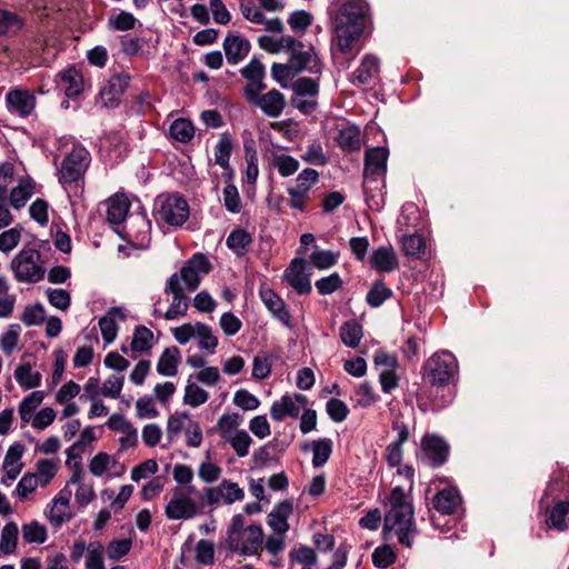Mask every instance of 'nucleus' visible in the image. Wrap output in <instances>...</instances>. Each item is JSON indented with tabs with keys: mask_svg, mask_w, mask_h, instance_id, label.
<instances>
[{
	"mask_svg": "<svg viewBox=\"0 0 569 569\" xmlns=\"http://www.w3.org/2000/svg\"><path fill=\"white\" fill-rule=\"evenodd\" d=\"M366 6L362 0L345 1L333 17L332 58L342 69H348L349 61L358 51L353 47L365 28Z\"/></svg>",
	"mask_w": 569,
	"mask_h": 569,
	"instance_id": "obj_1",
	"label": "nucleus"
},
{
	"mask_svg": "<svg viewBox=\"0 0 569 569\" xmlns=\"http://www.w3.org/2000/svg\"><path fill=\"white\" fill-rule=\"evenodd\" d=\"M389 508L383 518L385 540L396 539L401 546L411 548L419 531L413 520V506L410 495L401 485L392 488L389 498Z\"/></svg>",
	"mask_w": 569,
	"mask_h": 569,
	"instance_id": "obj_2",
	"label": "nucleus"
},
{
	"mask_svg": "<svg viewBox=\"0 0 569 569\" xmlns=\"http://www.w3.org/2000/svg\"><path fill=\"white\" fill-rule=\"evenodd\" d=\"M563 483L551 480L539 501V507L546 512V525L550 529L565 531L569 528V501L560 499Z\"/></svg>",
	"mask_w": 569,
	"mask_h": 569,
	"instance_id": "obj_3",
	"label": "nucleus"
},
{
	"mask_svg": "<svg viewBox=\"0 0 569 569\" xmlns=\"http://www.w3.org/2000/svg\"><path fill=\"white\" fill-rule=\"evenodd\" d=\"M459 365L455 355L440 350L431 355L421 367L422 379L431 386H448L455 381Z\"/></svg>",
	"mask_w": 569,
	"mask_h": 569,
	"instance_id": "obj_4",
	"label": "nucleus"
},
{
	"mask_svg": "<svg viewBox=\"0 0 569 569\" xmlns=\"http://www.w3.org/2000/svg\"><path fill=\"white\" fill-rule=\"evenodd\" d=\"M322 67L313 47L287 36V78L301 72L320 76Z\"/></svg>",
	"mask_w": 569,
	"mask_h": 569,
	"instance_id": "obj_5",
	"label": "nucleus"
},
{
	"mask_svg": "<svg viewBox=\"0 0 569 569\" xmlns=\"http://www.w3.org/2000/svg\"><path fill=\"white\" fill-rule=\"evenodd\" d=\"M388 156L389 150L383 147L370 148L365 153L363 193L371 209L378 210L381 206L376 194H370L372 191L370 184L376 183L375 188L378 189V178H382L387 172Z\"/></svg>",
	"mask_w": 569,
	"mask_h": 569,
	"instance_id": "obj_6",
	"label": "nucleus"
},
{
	"mask_svg": "<svg viewBox=\"0 0 569 569\" xmlns=\"http://www.w3.org/2000/svg\"><path fill=\"white\" fill-rule=\"evenodd\" d=\"M11 270L19 282L36 283L43 279L44 268L37 249L23 248L12 260Z\"/></svg>",
	"mask_w": 569,
	"mask_h": 569,
	"instance_id": "obj_7",
	"label": "nucleus"
},
{
	"mask_svg": "<svg viewBox=\"0 0 569 569\" xmlns=\"http://www.w3.org/2000/svg\"><path fill=\"white\" fill-rule=\"evenodd\" d=\"M319 77H299L290 83L292 91L290 102L303 114H310L317 106Z\"/></svg>",
	"mask_w": 569,
	"mask_h": 569,
	"instance_id": "obj_8",
	"label": "nucleus"
},
{
	"mask_svg": "<svg viewBox=\"0 0 569 569\" xmlns=\"http://www.w3.org/2000/svg\"><path fill=\"white\" fill-rule=\"evenodd\" d=\"M211 270V263L203 253L193 254L180 269L179 272L173 273L178 280V287L187 291H194L201 281V277L206 276Z\"/></svg>",
	"mask_w": 569,
	"mask_h": 569,
	"instance_id": "obj_9",
	"label": "nucleus"
},
{
	"mask_svg": "<svg viewBox=\"0 0 569 569\" xmlns=\"http://www.w3.org/2000/svg\"><path fill=\"white\" fill-rule=\"evenodd\" d=\"M156 211L160 220L173 227L182 226L189 218L187 200L176 194L159 197Z\"/></svg>",
	"mask_w": 569,
	"mask_h": 569,
	"instance_id": "obj_10",
	"label": "nucleus"
},
{
	"mask_svg": "<svg viewBox=\"0 0 569 569\" xmlns=\"http://www.w3.org/2000/svg\"><path fill=\"white\" fill-rule=\"evenodd\" d=\"M193 487H188V491L181 488L173 489V497L166 507V516L171 520L190 519L200 512V507L190 497Z\"/></svg>",
	"mask_w": 569,
	"mask_h": 569,
	"instance_id": "obj_11",
	"label": "nucleus"
},
{
	"mask_svg": "<svg viewBox=\"0 0 569 569\" xmlns=\"http://www.w3.org/2000/svg\"><path fill=\"white\" fill-rule=\"evenodd\" d=\"M89 166V152L84 149H73L62 161L60 168L61 183H72L82 178Z\"/></svg>",
	"mask_w": 569,
	"mask_h": 569,
	"instance_id": "obj_12",
	"label": "nucleus"
},
{
	"mask_svg": "<svg viewBox=\"0 0 569 569\" xmlns=\"http://www.w3.org/2000/svg\"><path fill=\"white\" fill-rule=\"evenodd\" d=\"M263 541L262 529L259 526H248L234 538L227 540L228 548L232 551H240L244 555H253L261 548Z\"/></svg>",
	"mask_w": 569,
	"mask_h": 569,
	"instance_id": "obj_13",
	"label": "nucleus"
},
{
	"mask_svg": "<svg viewBox=\"0 0 569 569\" xmlns=\"http://www.w3.org/2000/svg\"><path fill=\"white\" fill-rule=\"evenodd\" d=\"M319 173L315 169H305L297 177V184L288 190L291 197L289 206L297 210H305L306 202L309 199L311 187L318 181Z\"/></svg>",
	"mask_w": 569,
	"mask_h": 569,
	"instance_id": "obj_14",
	"label": "nucleus"
},
{
	"mask_svg": "<svg viewBox=\"0 0 569 569\" xmlns=\"http://www.w3.org/2000/svg\"><path fill=\"white\" fill-rule=\"evenodd\" d=\"M422 461L432 468L440 467L447 461L449 446L435 435H427L421 440Z\"/></svg>",
	"mask_w": 569,
	"mask_h": 569,
	"instance_id": "obj_15",
	"label": "nucleus"
},
{
	"mask_svg": "<svg viewBox=\"0 0 569 569\" xmlns=\"http://www.w3.org/2000/svg\"><path fill=\"white\" fill-rule=\"evenodd\" d=\"M311 270L302 259H293L287 270V283L300 296L309 295L312 290Z\"/></svg>",
	"mask_w": 569,
	"mask_h": 569,
	"instance_id": "obj_16",
	"label": "nucleus"
},
{
	"mask_svg": "<svg viewBox=\"0 0 569 569\" xmlns=\"http://www.w3.org/2000/svg\"><path fill=\"white\" fill-rule=\"evenodd\" d=\"M130 83V76L126 72L114 73L100 90V98L106 108L112 109L120 104V97Z\"/></svg>",
	"mask_w": 569,
	"mask_h": 569,
	"instance_id": "obj_17",
	"label": "nucleus"
},
{
	"mask_svg": "<svg viewBox=\"0 0 569 569\" xmlns=\"http://www.w3.org/2000/svg\"><path fill=\"white\" fill-rule=\"evenodd\" d=\"M241 76L248 81L244 87L246 98L254 97L266 89L263 79L266 77V69L263 63L253 58L246 67L240 70Z\"/></svg>",
	"mask_w": 569,
	"mask_h": 569,
	"instance_id": "obj_18",
	"label": "nucleus"
},
{
	"mask_svg": "<svg viewBox=\"0 0 569 569\" xmlns=\"http://www.w3.org/2000/svg\"><path fill=\"white\" fill-rule=\"evenodd\" d=\"M166 293L172 295V301L163 317L167 320H173L179 316H186L189 308V299L184 295L183 288L178 287L176 277H170L166 283Z\"/></svg>",
	"mask_w": 569,
	"mask_h": 569,
	"instance_id": "obj_19",
	"label": "nucleus"
},
{
	"mask_svg": "<svg viewBox=\"0 0 569 569\" xmlns=\"http://www.w3.org/2000/svg\"><path fill=\"white\" fill-rule=\"evenodd\" d=\"M270 131L266 133L268 146L266 147L267 154L271 160L274 168L278 169L279 173L284 177V153H282V147L278 141L277 132L281 133L284 130V122L276 121L270 122Z\"/></svg>",
	"mask_w": 569,
	"mask_h": 569,
	"instance_id": "obj_20",
	"label": "nucleus"
},
{
	"mask_svg": "<svg viewBox=\"0 0 569 569\" xmlns=\"http://www.w3.org/2000/svg\"><path fill=\"white\" fill-rule=\"evenodd\" d=\"M6 101L9 111L22 118L30 116L36 106V98L28 90H11L7 93Z\"/></svg>",
	"mask_w": 569,
	"mask_h": 569,
	"instance_id": "obj_21",
	"label": "nucleus"
},
{
	"mask_svg": "<svg viewBox=\"0 0 569 569\" xmlns=\"http://www.w3.org/2000/svg\"><path fill=\"white\" fill-rule=\"evenodd\" d=\"M248 101L259 107L269 117H278L284 107L283 94L277 89L262 96L256 93L254 97L248 98Z\"/></svg>",
	"mask_w": 569,
	"mask_h": 569,
	"instance_id": "obj_22",
	"label": "nucleus"
},
{
	"mask_svg": "<svg viewBox=\"0 0 569 569\" xmlns=\"http://www.w3.org/2000/svg\"><path fill=\"white\" fill-rule=\"evenodd\" d=\"M380 61L373 54H365L360 66L353 72L350 81L358 86H369L378 77L380 70Z\"/></svg>",
	"mask_w": 569,
	"mask_h": 569,
	"instance_id": "obj_23",
	"label": "nucleus"
},
{
	"mask_svg": "<svg viewBox=\"0 0 569 569\" xmlns=\"http://www.w3.org/2000/svg\"><path fill=\"white\" fill-rule=\"evenodd\" d=\"M251 44L249 40L239 34L229 33L223 40V50L227 61L231 64H238L250 52Z\"/></svg>",
	"mask_w": 569,
	"mask_h": 569,
	"instance_id": "obj_24",
	"label": "nucleus"
},
{
	"mask_svg": "<svg viewBox=\"0 0 569 569\" xmlns=\"http://www.w3.org/2000/svg\"><path fill=\"white\" fill-rule=\"evenodd\" d=\"M460 505L461 497L456 488L442 489L432 499V506L440 515H452Z\"/></svg>",
	"mask_w": 569,
	"mask_h": 569,
	"instance_id": "obj_25",
	"label": "nucleus"
},
{
	"mask_svg": "<svg viewBox=\"0 0 569 569\" xmlns=\"http://www.w3.org/2000/svg\"><path fill=\"white\" fill-rule=\"evenodd\" d=\"M24 451V446L20 442H16L9 447L4 460L3 469L6 471L7 479L13 481L22 470L21 457Z\"/></svg>",
	"mask_w": 569,
	"mask_h": 569,
	"instance_id": "obj_26",
	"label": "nucleus"
},
{
	"mask_svg": "<svg viewBox=\"0 0 569 569\" xmlns=\"http://www.w3.org/2000/svg\"><path fill=\"white\" fill-rule=\"evenodd\" d=\"M59 79V86L64 90L67 97H77L82 91V74L74 67L60 72Z\"/></svg>",
	"mask_w": 569,
	"mask_h": 569,
	"instance_id": "obj_27",
	"label": "nucleus"
},
{
	"mask_svg": "<svg viewBox=\"0 0 569 569\" xmlns=\"http://www.w3.org/2000/svg\"><path fill=\"white\" fill-rule=\"evenodd\" d=\"M179 361V349L174 346L166 348L157 363L158 373L166 377H174L178 373Z\"/></svg>",
	"mask_w": 569,
	"mask_h": 569,
	"instance_id": "obj_28",
	"label": "nucleus"
},
{
	"mask_svg": "<svg viewBox=\"0 0 569 569\" xmlns=\"http://www.w3.org/2000/svg\"><path fill=\"white\" fill-rule=\"evenodd\" d=\"M371 266L378 271L391 272L398 267V260L391 247H379L371 256Z\"/></svg>",
	"mask_w": 569,
	"mask_h": 569,
	"instance_id": "obj_29",
	"label": "nucleus"
},
{
	"mask_svg": "<svg viewBox=\"0 0 569 569\" xmlns=\"http://www.w3.org/2000/svg\"><path fill=\"white\" fill-rule=\"evenodd\" d=\"M116 317L123 320L126 318L123 310L118 307L111 308L104 317L99 320V327L103 340L107 343L112 342L118 333V326L116 323Z\"/></svg>",
	"mask_w": 569,
	"mask_h": 569,
	"instance_id": "obj_30",
	"label": "nucleus"
},
{
	"mask_svg": "<svg viewBox=\"0 0 569 569\" xmlns=\"http://www.w3.org/2000/svg\"><path fill=\"white\" fill-rule=\"evenodd\" d=\"M336 142L345 152L359 151L361 148L360 129L356 126L340 129Z\"/></svg>",
	"mask_w": 569,
	"mask_h": 569,
	"instance_id": "obj_31",
	"label": "nucleus"
},
{
	"mask_svg": "<svg viewBox=\"0 0 569 569\" xmlns=\"http://www.w3.org/2000/svg\"><path fill=\"white\" fill-rule=\"evenodd\" d=\"M130 208L128 198L124 194H116L108 200L107 219L112 224H120Z\"/></svg>",
	"mask_w": 569,
	"mask_h": 569,
	"instance_id": "obj_32",
	"label": "nucleus"
},
{
	"mask_svg": "<svg viewBox=\"0 0 569 569\" xmlns=\"http://www.w3.org/2000/svg\"><path fill=\"white\" fill-rule=\"evenodd\" d=\"M433 389L430 395V409L433 411H440L452 403L455 399V390L450 385L439 387L431 386Z\"/></svg>",
	"mask_w": 569,
	"mask_h": 569,
	"instance_id": "obj_33",
	"label": "nucleus"
},
{
	"mask_svg": "<svg viewBox=\"0 0 569 569\" xmlns=\"http://www.w3.org/2000/svg\"><path fill=\"white\" fill-rule=\"evenodd\" d=\"M351 400L357 407L369 408L379 400V396L373 391L372 386L365 381L355 388Z\"/></svg>",
	"mask_w": 569,
	"mask_h": 569,
	"instance_id": "obj_34",
	"label": "nucleus"
},
{
	"mask_svg": "<svg viewBox=\"0 0 569 569\" xmlns=\"http://www.w3.org/2000/svg\"><path fill=\"white\" fill-rule=\"evenodd\" d=\"M312 22L313 16L306 10H295L287 18L291 31L298 37L303 36Z\"/></svg>",
	"mask_w": 569,
	"mask_h": 569,
	"instance_id": "obj_35",
	"label": "nucleus"
},
{
	"mask_svg": "<svg viewBox=\"0 0 569 569\" xmlns=\"http://www.w3.org/2000/svg\"><path fill=\"white\" fill-rule=\"evenodd\" d=\"M14 378L23 389H31L40 386L41 373L32 372L31 366L24 363L14 370Z\"/></svg>",
	"mask_w": 569,
	"mask_h": 569,
	"instance_id": "obj_36",
	"label": "nucleus"
},
{
	"mask_svg": "<svg viewBox=\"0 0 569 569\" xmlns=\"http://www.w3.org/2000/svg\"><path fill=\"white\" fill-rule=\"evenodd\" d=\"M340 338L347 347L356 348L362 338V327L356 321L345 322L340 327Z\"/></svg>",
	"mask_w": 569,
	"mask_h": 569,
	"instance_id": "obj_37",
	"label": "nucleus"
},
{
	"mask_svg": "<svg viewBox=\"0 0 569 569\" xmlns=\"http://www.w3.org/2000/svg\"><path fill=\"white\" fill-rule=\"evenodd\" d=\"M58 470L56 461L50 459H40L36 463V471L32 472L40 482V487H46L54 478Z\"/></svg>",
	"mask_w": 569,
	"mask_h": 569,
	"instance_id": "obj_38",
	"label": "nucleus"
},
{
	"mask_svg": "<svg viewBox=\"0 0 569 569\" xmlns=\"http://www.w3.org/2000/svg\"><path fill=\"white\" fill-rule=\"evenodd\" d=\"M312 450V465L315 467H322L332 452V441L328 438L313 441L311 445Z\"/></svg>",
	"mask_w": 569,
	"mask_h": 569,
	"instance_id": "obj_39",
	"label": "nucleus"
},
{
	"mask_svg": "<svg viewBox=\"0 0 569 569\" xmlns=\"http://www.w3.org/2000/svg\"><path fill=\"white\" fill-rule=\"evenodd\" d=\"M170 134L174 140L187 143L193 138V124L187 119H177L170 126Z\"/></svg>",
	"mask_w": 569,
	"mask_h": 569,
	"instance_id": "obj_40",
	"label": "nucleus"
},
{
	"mask_svg": "<svg viewBox=\"0 0 569 569\" xmlns=\"http://www.w3.org/2000/svg\"><path fill=\"white\" fill-rule=\"evenodd\" d=\"M392 290L388 288L382 281H376L371 289L368 291L366 300L372 308L380 307L386 300L391 298Z\"/></svg>",
	"mask_w": 569,
	"mask_h": 569,
	"instance_id": "obj_41",
	"label": "nucleus"
},
{
	"mask_svg": "<svg viewBox=\"0 0 569 569\" xmlns=\"http://www.w3.org/2000/svg\"><path fill=\"white\" fill-rule=\"evenodd\" d=\"M401 246L405 254L413 258H420L426 250L423 237L417 233L405 236Z\"/></svg>",
	"mask_w": 569,
	"mask_h": 569,
	"instance_id": "obj_42",
	"label": "nucleus"
},
{
	"mask_svg": "<svg viewBox=\"0 0 569 569\" xmlns=\"http://www.w3.org/2000/svg\"><path fill=\"white\" fill-rule=\"evenodd\" d=\"M153 333L144 326H138L134 329L133 338L131 341V349L133 351H148L152 348Z\"/></svg>",
	"mask_w": 569,
	"mask_h": 569,
	"instance_id": "obj_43",
	"label": "nucleus"
},
{
	"mask_svg": "<svg viewBox=\"0 0 569 569\" xmlns=\"http://www.w3.org/2000/svg\"><path fill=\"white\" fill-rule=\"evenodd\" d=\"M42 401V391H33L28 397H26L19 405V415L21 420L23 422H29L32 417V413L41 405Z\"/></svg>",
	"mask_w": 569,
	"mask_h": 569,
	"instance_id": "obj_44",
	"label": "nucleus"
},
{
	"mask_svg": "<svg viewBox=\"0 0 569 569\" xmlns=\"http://www.w3.org/2000/svg\"><path fill=\"white\" fill-rule=\"evenodd\" d=\"M18 526L14 522L7 523L0 537V551L4 555L12 553L17 547Z\"/></svg>",
	"mask_w": 569,
	"mask_h": 569,
	"instance_id": "obj_45",
	"label": "nucleus"
},
{
	"mask_svg": "<svg viewBox=\"0 0 569 569\" xmlns=\"http://www.w3.org/2000/svg\"><path fill=\"white\" fill-rule=\"evenodd\" d=\"M232 150L231 137L226 132L222 133L214 151L216 163L227 169L229 168V159Z\"/></svg>",
	"mask_w": 569,
	"mask_h": 569,
	"instance_id": "obj_46",
	"label": "nucleus"
},
{
	"mask_svg": "<svg viewBox=\"0 0 569 569\" xmlns=\"http://www.w3.org/2000/svg\"><path fill=\"white\" fill-rule=\"evenodd\" d=\"M260 297L264 306L274 316L282 319L284 302L282 299L270 288H261Z\"/></svg>",
	"mask_w": 569,
	"mask_h": 569,
	"instance_id": "obj_47",
	"label": "nucleus"
},
{
	"mask_svg": "<svg viewBox=\"0 0 569 569\" xmlns=\"http://www.w3.org/2000/svg\"><path fill=\"white\" fill-rule=\"evenodd\" d=\"M196 337L199 338V347L211 353L218 346V338L212 335L211 328L202 322L196 323Z\"/></svg>",
	"mask_w": 569,
	"mask_h": 569,
	"instance_id": "obj_48",
	"label": "nucleus"
},
{
	"mask_svg": "<svg viewBox=\"0 0 569 569\" xmlns=\"http://www.w3.org/2000/svg\"><path fill=\"white\" fill-rule=\"evenodd\" d=\"M291 567L316 565L317 555L310 547L301 546L290 552Z\"/></svg>",
	"mask_w": 569,
	"mask_h": 569,
	"instance_id": "obj_49",
	"label": "nucleus"
},
{
	"mask_svg": "<svg viewBox=\"0 0 569 569\" xmlns=\"http://www.w3.org/2000/svg\"><path fill=\"white\" fill-rule=\"evenodd\" d=\"M103 546L98 542H90L87 548V560L86 568L87 569H104L103 565Z\"/></svg>",
	"mask_w": 569,
	"mask_h": 569,
	"instance_id": "obj_50",
	"label": "nucleus"
},
{
	"mask_svg": "<svg viewBox=\"0 0 569 569\" xmlns=\"http://www.w3.org/2000/svg\"><path fill=\"white\" fill-rule=\"evenodd\" d=\"M22 536L28 543H42L47 539V530L44 526L37 521L23 525Z\"/></svg>",
	"mask_w": 569,
	"mask_h": 569,
	"instance_id": "obj_51",
	"label": "nucleus"
},
{
	"mask_svg": "<svg viewBox=\"0 0 569 569\" xmlns=\"http://www.w3.org/2000/svg\"><path fill=\"white\" fill-rule=\"evenodd\" d=\"M250 243H251L250 234L242 229L232 231L227 239V246L231 250H233L237 254H243L246 248Z\"/></svg>",
	"mask_w": 569,
	"mask_h": 569,
	"instance_id": "obj_52",
	"label": "nucleus"
},
{
	"mask_svg": "<svg viewBox=\"0 0 569 569\" xmlns=\"http://www.w3.org/2000/svg\"><path fill=\"white\" fill-rule=\"evenodd\" d=\"M22 27V20L12 11L0 9V34L16 33Z\"/></svg>",
	"mask_w": 569,
	"mask_h": 569,
	"instance_id": "obj_53",
	"label": "nucleus"
},
{
	"mask_svg": "<svg viewBox=\"0 0 569 569\" xmlns=\"http://www.w3.org/2000/svg\"><path fill=\"white\" fill-rule=\"evenodd\" d=\"M21 327L18 323L9 326L8 331L0 337V348L10 356L18 345Z\"/></svg>",
	"mask_w": 569,
	"mask_h": 569,
	"instance_id": "obj_54",
	"label": "nucleus"
},
{
	"mask_svg": "<svg viewBox=\"0 0 569 569\" xmlns=\"http://www.w3.org/2000/svg\"><path fill=\"white\" fill-rule=\"evenodd\" d=\"M116 465L117 461L108 453L99 452L90 460L89 470L94 477H101L109 468Z\"/></svg>",
	"mask_w": 569,
	"mask_h": 569,
	"instance_id": "obj_55",
	"label": "nucleus"
},
{
	"mask_svg": "<svg viewBox=\"0 0 569 569\" xmlns=\"http://www.w3.org/2000/svg\"><path fill=\"white\" fill-rule=\"evenodd\" d=\"M208 392L194 382H188L183 397L184 403L191 407H198L208 400Z\"/></svg>",
	"mask_w": 569,
	"mask_h": 569,
	"instance_id": "obj_56",
	"label": "nucleus"
},
{
	"mask_svg": "<svg viewBox=\"0 0 569 569\" xmlns=\"http://www.w3.org/2000/svg\"><path fill=\"white\" fill-rule=\"evenodd\" d=\"M339 253L330 250L315 251L310 256L311 263L319 270L329 269L338 262Z\"/></svg>",
	"mask_w": 569,
	"mask_h": 569,
	"instance_id": "obj_57",
	"label": "nucleus"
},
{
	"mask_svg": "<svg viewBox=\"0 0 569 569\" xmlns=\"http://www.w3.org/2000/svg\"><path fill=\"white\" fill-rule=\"evenodd\" d=\"M396 553L389 545L379 546L372 552V562L377 568L383 569L392 565Z\"/></svg>",
	"mask_w": 569,
	"mask_h": 569,
	"instance_id": "obj_58",
	"label": "nucleus"
},
{
	"mask_svg": "<svg viewBox=\"0 0 569 569\" xmlns=\"http://www.w3.org/2000/svg\"><path fill=\"white\" fill-rule=\"evenodd\" d=\"M326 410L330 419L337 423L345 421L349 415L347 405L337 398H331L327 401Z\"/></svg>",
	"mask_w": 569,
	"mask_h": 569,
	"instance_id": "obj_59",
	"label": "nucleus"
},
{
	"mask_svg": "<svg viewBox=\"0 0 569 569\" xmlns=\"http://www.w3.org/2000/svg\"><path fill=\"white\" fill-rule=\"evenodd\" d=\"M315 286L321 296H328L337 291L342 286V280L339 273L333 272L317 280Z\"/></svg>",
	"mask_w": 569,
	"mask_h": 569,
	"instance_id": "obj_60",
	"label": "nucleus"
},
{
	"mask_svg": "<svg viewBox=\"0 0 569 569\" xmlns=\"http://www.w3.org/2000/svg\"><path fill=\"white\" fill-rule=\"evenodd\" d=\"M301 158L307 163L313 166H325L328 162V158L323 152L322 146L318 141H313L312 143H310L306 152L301 156Z\"/></svg>",
	"mask_w": 569,
	"mask_h": 569,
	"instance_id": "obj_61",
	"label": "nucleus"
},
{
	"mask_svg": "<svg viewBox=\"0 0 569 569\" xmlns=\"http://www.w3.org/2000/svg\"><path fill=\"white\" fill-rule=\"evenodd\" d=\"M32 196V187L29 183L20 182L10 192V203L14 209L24 207L29 198Z\"/></svg>",
	"mask_w": 569,
	"mask_h": 569,
	"instance_id": "obj_62",
	"label": "nucleus"
},
{
	"mask_svg": "<svg viewBox=\"0 0 569 569\" xmlns=\"http://www.w3.org/2000/svg\"><path fill=\"white\" fill-rule=\"evenodd\" d=\"M258 43L261 49L269 53H279L284 48V36L263 34L259 37Z\"/></svg>",
	"mask_w": 569,
	"mask_h": 569,
	"instance_id": "obj_63",
	"label": "nucleus"
},
{
	"mask_svg": "<svg viewBox=\"0 0 569 569\" xmlns=\"http://www.w3.org/2000/svg\"><path fill=\"white\" fill-rule=\"evenodd\" d=\"M38 486H40V482L37 477L31 472H27L18 482L16 492L19 499L24 500L38 488Z\"/></svg>",
	"mask_w": 569,
	"mask_h": 569,
	"instance_id": "obj_64",
	"label": "nucleus"
}]
</instances>
